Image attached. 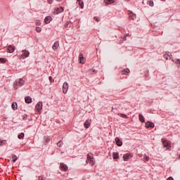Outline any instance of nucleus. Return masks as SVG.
<instances>
[{"label":"nucleus","instance_id":"obj_1","mask_svg":"<svg viewBox=\"0 0 180 180\" xmlns=\"http://www.w3.org/2000/svg\"><path fill=\"white\" fill-rule=\"evenodd\" d=\"M23 85H25V81L22 80V79H17L13 84V86L15 89H18L19 86H23Z\"/></svg>","mask_w":180,"mask_h":180},{"label":"nucleus","instance_id":"obj_2","mask_svg":"<svg viewBox=\"0 0 180 180\" xmlns=\"http://www.w3.org/2000/svg\"><path fill=\"white\" fill-rule=\"evenodd\" d=\"M162 143L164 146V147H165L167 149L171 148V142L167 141V139L163 138L162 139Z\"/></svg>","mask_w":180,"mask_h":180},{"label":"nucleus","instance_id":"obj_3","mask_svg":"<svg viewBox=\"0 0 180 180\" xmlns=\"http://www.w3.org/2000/svg\"><path fill=\"white\" fill-rule=\"evenodd\" d=\"M41 109H43V103L38 102L37 104L35 105V110L38 112H40L41 111Z\"/></svg>","mask_w":180,"mask_h":180},{"label":"nucleus","instance_id":"obj_4","mask_svg":"<svg viewBox=\"0 0 180 180\" xmlns=\"http://www.w3.org/2000/svg\"><path fill=\"white\" fill-rule=\"evenodd\" d=\"M86 162L90 164V165H91V167H94V165H95V161L94 160V158L90 157L89 155H87Z\"/></svg>","mask_w":180,"mask_h":180},{"label":"nucleus","instance_id":"obj_5","mask_svg":"<svg viewBox=\"0 0 180 180\" xmlns=\"http://www.w3.org/2000/svg\"><path fill=\"white\" fill-rule=\"evenodd\" d=\"M63 94H67V92H68V83L66 82L63 83Z\"/></svg>","mask_w":180,"mask_h":180},{"label":"nucleus","instance_id":"obj_6","mask_svg":"<svg viewBox=\"0 0 180 180\" xmlns=\"http://www.w3.org/2000/svg\"><path fill=\"white\" fill-rule=\"evenodd\" d=\"M133 155H131L130 153H126L123 155V160L124 161H128L131 158Z\"/></svg>","mask_w":180,"mask_h":180},{"label":"nucleus","instance_id":"obj_7","mask_svg":"<svg viewBox=\"0 0 180 180\" xmlns=\"http://www.w3.org/2000/svg\"><path fill=\"white\" fill-rule=\"evenodd\" d=\"M79 63H80V64L85 63V58H84V55H82V53H79Z\"/></svg>","mask_w":180,"mask_h":180},{"label":"nucleus","instance_id":"obj_8","mask_svg":"<svg viewBox=\"0 0 180 180\" xmlns=\"http://www.w3.org/2000/svg\"><path fill=\"white\" fill-rule=\"evenodd\" d=\"M128 15H129V19L131 20H134V19H136V14L133 13V12L129 11H128Z\"/></svg>","mask_w":180,"mask_h":180},{"label":"nucleus","instance_id":"obj_9","mask_svg":"<svg viewBox=\"0 0 180 180\" xmlns=\"http://www.w3.org/2000/svg\"><path fill=\"white\" fill-rule=\"evenodd\" d=\"M58 47H60V43L58 42V41H56L52 46V49L53 50H54V51H57V49H58Z\"/></svg>","mask_w":180,"mask_h":180},{"label":"nucleus","instance_id":"obj_10","mask_svg":"<svg viewBox=\"0 0 180 180\" xmlns=\"http://www.w3.org/2000/svg\"><path fill=\"white\" fill-rule=\"evenodd\" d=\"M30 53H29V51L24 50L22 51V54L21 55V58H26Z\"/></svg>","mask_w":180,"mask_h":180},{"label":"nucleus","instance_id":"obj_11","mask_svg":"<svg viewBox=\"0 0 180 180\" xmlns=\"http://www.w3.org/2000/svg\"><path fill=\"white\" fill-rule=\"evenodd\" d=\"M84 126L86 129H89V127H91V120H86Z\"/></svg>","mask_w":180,"mask_h":180},{"label":"nucleus","instance_id":"obj_12","mask_svg":"<svg viewBox=\"0 0 180 180\" xmlns=\"http://www.w3.org/2000/svg\"><path fill=\"white\" fill-rule=\"evenodd\" d=\"M60 168L61 171H67V169H68V167H67V165L64 163H60Z\"/></svg>","mask_w":180,"mask_h":180},{"label":"nucleus","instance_id":"obj_13","mask_svg":"<svg viewBox=\"0 0 180 180\" xmlns=\"http://www.w3.org/2000/svg\"><path fill=\"white\" fill-rule=\"evenodd\" d=\"M115 141L117 143V145L119 146V147H122V144H123V142H122V141H120V139H119V137H116L115 138Z\"/></svg>","mask_w":180,"mask_h":180},{"label":"nucleus","instance_id":"obj_14","mask_svg":"<svg viewBox=\"0 0 180 180\" xmlns=\"http://www.w3.org/2000/svg\"><path fill=\"white\" fill-rule=\"evenodd\" d=\"M15 51V47L12 46V45H9L8 47V53H13Z\"/></svg>","mask_w":180,"mask_h":180},{"label":"nucleus","instance_id":"obj_15","mask_svg":"<svg viewBox=\"0 0 180 180\" xmlns=\"http://www.w3.org/2000/svg\"><path fill=\"white\" fill-rule=\"evenodd\" d=\"M44 22H45L46 25H49V23H50L51 22V17H50V16L46 17L44 19Z\"/></svg>","mask_w":180,"mask_h":180},{"label":"nucleus","instance_id":"obj_16","mask_svg":"<svg viewBox=\"0 0 180 180\" xmlns=\"http://www.w3.org/2000/svg\"><path fill=\"white\" fill-rule=\"evenodd\" d=\"M146 127L147 128L151 127L152 129H153V127H154V123L150 122H147L146 123Z\"/></svg>","mask_w":180,"mask_h":180},{"label":"nucleus","instance_id":"obj_17","mask_svg":"<svg viewBox=\"0 0 180 180\" xmlns=\"http://www.w3.org/2000/svg\"><path fill=\"white\" fill-rule=\"evenodd\" d=\"M77 2L81 7V9H84V1H82V0H77Z\"/></svg>","mask_w":180,"mask_h":180},{"label":"nucleus","instance_id":"obj_18","mask_svg":"<svg viewBox=\"0 0 180 180\" xmlns=\"http://www.w3.org/2000/svg\"><path fill=\"white\" fill-rule=\"evenodd\" d=\"M56 13H61V12H64V8L59 7L56 9Z\"/></svg>","mask_w":180,"mask_h":180},{"label":"nucleus","instance_id":"obj_19","mask_svg":"<svg viewBox=\"0 0 180 180\" xmlns=\"http://www.w3.org/2000/svg\"><path fill=\"white\" fill-rule=\"evenodd\" d=\"M106 5H110V4H115V0H104Z\"/></svg>","mask_w":180,"mask_h":180},{"label":"nucleus","instance_id":"obj_20","mask_svg":"<svg viewBox=\"0 0 180 180\" xmlns=\"http://www.w3.org/2000/svg\"><path fill=\"white\" fill-rule=\"evenodd\" d=\"M26 103H32V98L27 96L25 98Z\"/></svg>","mask_w":180,"mask_h":180},{"label":"nucleus","instance_id":"obj_21","mask_svg":"<svg viewBox=\"0 0 180 180\" xmlns=\"http://www.w3.org/2000/svg\"><path fill=\"white\" fill-rule=\"evenodd\" d=\"M130 72V70L129 69H124L122 71V75H127V74H129Z\"/></svg>","mask_w":180,"mask_h":180},{"label":"nucleus","instance_id":"obj_22","mask_svg":"<svg viewBox=\"0 0 180 180\" xmlns=\"http://www.w3.org/2000/svg\"><path fill=\"white\" fill-rule=\"evenodd\" d=\"M13 110H16L18 109V104L16 103H13L11 105Z\"/></svg>","mask_w":180,"mask_h":180},{"label":"nucleus","instance_id":"obj_23","mask_svg":"<svg viewBox=\"0 0 180 180\" xmlns=\"http://www.w3.org/2000/svg\"><path fill=\"white\" fill-rule=\"evenodd\" d=\"M112 157L114 160H119V153H113Z\"/></svg>","mask_w":180,"mask_h":180},{"label":"nucleus","instance_id":"obj_24","mask_svg":"<svg viewBox=\"0 0 180 180\" xmlns=\"http://www.w3.org/2000/svg\"><path fill=\"white\" fill-rule=\"evenodd\" d=\"M139 120L140 122H141L142 123H144L145 120H144V116H143V115L139 114Z\"/></svg>","mask_w":180,"mask_h":180},{"label":"nucleus","instance_id":"obj_25","mask_svg":"<svg viewBox=\"0 0 180 180\" xmlns=\"http://www.w3.org/2000/svg\"><path fill=\"white\" fill-rule=\"evenodd\" d=\"M12 160H13V162H16V161H18V156H16V155H13Z\"/></svg>","mask_w":180,"mask_h":180},{"label":"nucleus","instance_id":"obj_26","mask_svg":"<svg viewBox=\"0 0 180 180\" xmlns=\"http://www.w3.org/2000/svg\"><path fill=\"white\" fill-rule=\"evenodd\" d=\"M6 63V58H0V63L1 64H5Z\"/></svg>","mask_w":180,"mask_h":180},{"label":"nucleus","instance_id":"obj_27","mask_svg":"<svg viewBox=\"0 0 180 180\" xmlns=\"http://www.w3.org/2000/svg\"><path fill=\"white\" fill-rule=\"evenodd\" d=\"M6 144V140H0V147L1 146H5Z\"/></svg>","mask_w":180,"mask_h":180},{"label":"nucleus","instance_id":"obj_28","mask_svg":"<svg viewBox=\"0 0 180 180\" xmlns=\"http://www.w3.org/2000/svg\"><path fill=\"white\" fill-rule=\"evenodd\" d=\"M147 4L148 5H149V6H154V1H148V2H147Z\"/></svg>","mask_w":180,"mask_h":180},{"label":"nucleus","instance_id":"obj_29","mask_svg":"<svg viewBox=\"0 0 180 180\" xmlns=\"http://www.w3.org/2000/svg\"><path fill=\"white\" fill-rule=\"evenodd\" d=\"M23 137H25V134L24 133H21L20 134H18V138L20 139H23Z\"/></svg>","mask_w":180,"mask_h":180},{"label":"nucleus","instance_id":"obj_30","mask_svg":"<svg viewBox=\"0 0 180 180\" xmlns=\"http://www.w3.org/2000/svg\"><path fill=\"white\" fill-rule=\"evenodd\" d=\"M119 116H120V117H123L124 119H127V115H124V114H118Z\"/></svg>","mask_w":180,"mask_h":180},{"label":"nucleus","instance_id":"obj_31","mask_svg":"<svg viewBox=\"0 0 180 180\" xmlns=\"http://www.w3.org/2000/svg\"><path fill=\"white\" fill-rule=\"evenodd\" d=\"M36 32H37V33H40V32H41V28L40 27H37Z\"/></svg>","mask_w":180,"mask_h":180},{"label":"nucleus","instance_id":"obj_32","mask_svg":"<svg viewBox=\"0 0 180 180\" xmlns=\"http://www.w3.org/2000/svg\"><path fill=\"white\" fill-rule=\"evenodd\" d=\"M58 147H61L63 146V141H60L59 142L57 143Z\"/></svg>","mask_w":180,"mask_h":180},{"label":"nucleus","instance_id":"obj_33","mask_svg":"<svg viewBox=\"0 0 180 180\" xmlns=\"http://www.w3.org/2000/svg\"><path fill=\"white\" fill-rule=\"evenodd\" d=\"M35 23H36L37 26H40V25H41V22L40 20L36 21Z\"/></svg>","mask_w":180,"mask_h":180},{"label":"nucleus","instance_id":"obj_34","mask_svg":"<svg viewBox=\"0 0 180 180\" xmlns=\"http://www.w3.org/2000/svg\"><path fill=\"white\" fill-rule=\"evenodd\" d=\"M144 160H145L146 161H149V160H150V158H149L148 156L145 155Z\"/></svg>","mask_w":180,"mask_h":180},{"label":"nucleus","instance_id":"obj_35","mask_svg":"<svg viewBox=\"0 0 180 180\" xmlns=\"http://www.w3.org/2000/svg\"><path fill=\"white\" fill-rule=\"evenodd\" d=\"M94 20H96V22H99V20H101L99 18H98L97 17H94Z\"/></svg>","mask_w":180,"mask_h":180},{"label":"nucleus","instance_id":"obj_36","mask_svg":"<svg viewBox=\"0 0 180 180\" xmlns=\"http://www.w3.org/2000/svg\"><path fill=\"white\" fill-rule=\"evenodd\" d=\"M54 0H48V4H51Z\"/></svg>","mask_w":180,"mask_h":180},{"label":"nucleus","instance_id":"obj_37","mask_svg":"<svg viewBox=\"0 0 180 180\" xmlns=\"http://www.w3.org/2000/svg\"><path fill=\"white\" fill-rule=\"evenodd\" d=\"M44 177L43 176H39L38 179V180H44Z\"/></svg>","mask_w":180,"mask_h":180},{"label":"nucleus","instance_id":"obj_38","mask_svg":"<svg viewBox=\"0 0 180 180\" xmlns=\"http://www.w3.org/2000/svg\"><path fill=\"white\" fill-rule=\"evenodd\" d=\"M167 180H174V179L172 176H170Z\"/></svg>","mask_w":180,"mask_h":180},{"label":"nucleus","instance_id":"obj_39","mask_svg":"<svg viewBox=\"0 0 180 180\" xmlns=\"http://www.w3.org/2000/svg\"><path fill=\"white\" fill-rule=\"evenodd\" d=\"M51 79H53V77H49V81H51Z\"/></svg>","mask_w":180,"mask_h":180},{"label":"nucleus","instance_id":"obj_40","mask_svg":"<svg viewBox=\"0 0 180 180\" xmlns=\"http://www.w3.org/2000/svg\"><path fill=\"white\" fill-rule=\"evenodd\" d=\"M164 57H165H165H167V55H164Z\"/></svg>","mask_w":180,"mask_h":180},{"label":"nucleus","instance_id":"obj_41","mask_svg":"<svg viewBox=\"0 0 180 180\" xmlns=\"http://www.w3.org/2000/svg\"><path fill=\"white\" fill-rule=\"evenodd\" d=\"M56 1H58V2H60V1H61V0H56Z\"/></svg>","mask_w":180,"mask_h":180},{"label":"nucleus","instance_id":"obj_42","mask_svg":"<svg viewBox=\"0 0 180 180\" xmlns=\"http://www.w3.org/2000/svg\"><path fill=\"white\" fill-rule=\"evenodd\" d=\"M127 1H130V0H127Z\"/></svg>","mask_w":180,"mask_h":180},{"label":"nucleus","instance_id":"obj_43","mask_svg":"<svg viewBox=\"0 0 180 180\" xmlns=\"http://www.w3.org/2000/svg\"><path fill=\"white\" fill-rule=\"evenodd\" d=\"M162 1H165V0H162Z\"/></svg>","mask_w":180,"mask_h":180}]
</instances>
